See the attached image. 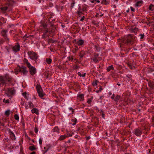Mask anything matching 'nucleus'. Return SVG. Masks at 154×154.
Masks as SVG:
<instances>
[{"label": "nucleus", "mask_w": 154, "mask_h": 154, "mask_svg": "<svg viewBox=\"0 0 154 154\" xmlns=\"http://www.w3.org/2000/svg\"><path fill=\"white\" fill-rule=\"evenodd\" d=\"M136 40V38L134 36H132L131 34H129L124 37L119 39L118 42L119 44L122 45H127L128 44L132 45L134 42Z\"/></svg>", "instance_id": "1"}, {"label": "nucleus", "mask_w": 154, "mask_h": 154, "mask_svg": "<svg viewBox=\"0 0 154 154\" xmlns=\"http://www.w3.org/2000/svg\"><path fill=\"white\" fill-rule=\"evenodd\" d=\"M15 93V90L14 88H7L5 91V94L7 96L10 97V99L11 96L14 95Z\"/></svg>", "instance_id": "2"}, {"label": "nucleus", "mask_w": 154, "mask_h": 154, "mask_svg": "<svg viewBox=\"0 0 154 154\" xmlns=\"http://www.w3.org/2000/svg\"><path fill=\"white\" fill-rule=\"evenodd\" d=\"M27 54L30 59L34 60L35 62L37 63L36 60L38 58V56L36 53L33 51H29Z\"/></svg>", "instance_id": "3"}, {"label": "nucleus", "mask_w": 154, "mask_h": 154, "mask_svg": "<svg viewBox=\"0 0 154 154\" xmlns=\"http://www.w3.org/2000/svg\"><path fill=\"white\" fill-rule=\"evenodd\" d=\"M29 69V71L30 74L33 75L36 73V69L34 67L30 66L28 67Z\"/></svg>", "instance_id": "4"}, {"label": "nucleus", "mask_w": 154, "mask_h": 154, "mask_svg": "<svg viewBox=\"0 0 154 154\" xmlns=\"http://www.w3.org/2000/svg\"><path fill=\"white\" fill-rule=\"evenodd\" d=\"M6 76H0V85L2 86L6 84Z\"/></svg>", "instance_id": "5"}, {"label": "nucleus", "mask_w": 154, "mask_h": 154, "mask_svg": "<svg viewBox=\"0 0 154 154\" xmlns=\"http://www.w3.org/2000/svg\"><path fill=\"white\" fill-rule=\"evenodd\" d=\"M8 31L7 30H3L1 32L2 35L4 37L5 41H9V39L7 37V35L6 34Z\"/></svg>", "instance_id": "6"}, {"label": "nucleus", "mask_w": 154, "mask_h": 154, "mask_svg": "<svg viewBox=\"0 0 154 154\" xmlns=\"http://www.w3.org/2000/svg\"><path fill=\"white\" fill-rule=\"evenodd\" d=\"M134 134L137 136H139L142 134V131L140 128H136L134 129Z\"/></svg>", "instance_id": "7"}, {"label": "nucleus", "mask_w": 154, "mask_h": 154, "mask_svg": "<svg viewBox=\"0 0 154 154\" xmlns=\"http://www.w3.org/2000/svg\"><path fill=\"white\" fill-rule=\"evenodd\" d=\"M100 60V59L99 57H98V54H95L92 58V60L95 63H97Z\"/></svg>", "instance_id": "8"}, {"label": "nucleus", "mask_w": 154, "mask_h": 154, "mask_svg": "<svg viewBox=\"0 0 154 154\" xmlns=\"http://www.w3.org/2000/svg\"><path fill=\"white\" fill-rule=\"evenodd\" d=\"M20 46L19 44H17L13 46L12 48L13 51L16 52L20 51Z\"/></svg>", "instance_id": "9"}, {"label": "nucleus", "mask_w": 154, "mask_h": 154, "mask_svg": "<svg viewBox=\"0 0 154 154\" xmlns=\"http://www.w3.org/2000/svg\"><path fill=\"white\" fill-rule=\"evenodd\" d=\"M20 71L24 75H26L28 72L26 69V67L25 66L22 67L20 69Z\"/></svg>", "instance_id": "10"}, {"label": "nucleus", "mask_w": 154, "mask_h": 154, "mask_svg": "<svg viewBox=\"0 0 154 154\" xmlns=\"http://www.w3.org/2000/svg\"><path fill=\"white\" fill-rule=\"evenodd\" d=\"M9 135H10V137H11V138L12 140H15V136L14 133L12 131H11L10 130L9 131Z\"/></svg>", "instance_id": "11"}, {"label": "nucleus", "mask_w": 154, "mask_h": 154, "mask_svg": "<svg viewBox=\"0 0 154 154\" xmlns=\"http://www.w3.org/2000/svg\"><path fill=\"white\" fill-rule=\"evenodd\" d=\"M6 80H7L8 82H9L10 83L15 82L14 79L12 77L9 76H6Z\"/></svg>", "instance_id": "12"}, {"label": "nucleus", "mask_w": 154, "mask_h": 154, "mask_svg": "<svg viewBox=\"0 0 154 154\" xmlns=\"http://www.w3.org/2000/svg\"><path fill=\"white\" fill-rule=\"evenodd\" d=\"M31 112L32 113H35L36 115H38L39 114L38 110L37 109L34 108L31 110Z\"/></svg>", "instance_id": "13"}, {"label": "nucleus", "mask_w": 154, "mask_h": 154, "mask_svg": "<svg viewBox=\"0 0 154 154\" xmlns=\"http://www.w3.org/2000/svg\"><path fill=\"white\" fill-rule=\"evenodd\" d=\"M59 131L60 129L57 126L55 127L52 130V132L53 133L56 132L59 133Z\"/></svg>", "instance_id": "14"}, {"label": "nucleus", "mask_w": 154, "mask_h": 154, "mask_svg": "<svg viewBox=\"0 0 154 154\" xmlns=\"http://www.w3.org/2000/svg\"><path fill=\"white\" fill-rule=\"evenodd\" d=\"M84 41L83 40H79L77 41L76 44L79 46L82 45L83 44Z\"/></svg>", "instance_id": "15"}, {"label": "nucleus", "mask_w": 154, "mask_h": 154, "mask_svg": "<svg viewBox=\"0 0 154 154\" xmlns=\"http://www.w3.org/2000/svg\"><path fill=\"white\" fill-rule=\"evenodd\" d=\"M143 3V1H140L137 2L135 4V7H137L140 6Z\"/></svg>", "instance_id": "16"}, {"label": "nucleus", "mask_w": 154, "mask_h": 154, "mask_svg": "<svg viewBox=\"0 0 154 154\" xmlns=\"http://www.w3.org/2000/svg\"><path fill=\"white\" fill-rule=\"evenodd\" d=\"M23 61L24 63H26L27 66L28 67L30 66H31L30 63L29 62L28 60L25 58H24L23 59Z\"/></svg>", "instance_id": "17"}, {"label": "nucleus", "mask_w": 154, "mask_h": 154, "mask_svg": "<svg viewBox=\"0 0 154 154\" xmlns=\"http://www.w3.org/2000/svg\"><path fill=\"white\" fill-rule=\"evenodd\" d=\"M66 137H67V136L66 135H62L60 137L58 140L60 141L62 140L65 139Z\"/></svg>", "instance_id": "18"}, {"label": "nucleus", "mask_w": 154, "mask_h": 154, "mask_svg": "<svg viewBox=\"0 0 154 154\" xmlns=\"http://www.w3.org/2000/svg\"><path fill=\"white\" fill-rule=\"evenodd\" d=\"M110 2L109 0H102L101 3L105 5L109 4Z\"/></svg>", "instance_id": "19"}, {"label": "nucleus", "mask_w": 154, "mask_h": 154, "mask_svg": "<svg viewBox=\"0 0 154 154\" xmlns=\"http://www.w3.org/2000/svg\"><path fill=\"white\" fill-rule=\"evenodd\" d=\"M47 25L46 24H42V26L44 28L45 32V33H47L48 31V29L46 28Z\"/></svg>", "instance_id": "20"}, {"label": "nucleus", "mask_w": 154, "mask_h": 154, "mask_svg": "<svg viewBox=\"0 0 154 154\" xmlns=\"http://www.w3.org/2000/svg\"><path fill=\"white\" fill-rule=\"evenodd\" d=\"M94 49L95 51L97 52H99L100 50V48L99 46L97 45H95Z\"/></svg>", "instance_id": "21"}, {"label": "nucleus", "mask_w": 154, "mask_h": 154, "mask_svg": "<svg viewBox=\"0 0 154 154\" xmlns=\"http://www.w3.org/2000/svg\"><path fill=\"white\" fill-rule=\"evenodd\" d=\"M38 94L39 96L40 97H43L44 95V94L43 93V92L42 90H41L40 91H38Z\"/></svg>", "instance_id": "22"}, {"label": "nucleus", "mask_w": 154, "mask_h": 154, "mask_svg": "<svg viewBox=\"0 0 154 154\" xmlns=\"http://www.w3.org/2000/svg\"><path fill=\"white\" fill-rule=\"evenodd\" d=\"M131 31L132 32H135L137 31V28L135 27H133L131 28Z\"/></svg>", "instance_id": "23"}, {"label": "nucleus", "mask_w": 154, "mask_h": 154, "mask_svg": "<svg viewBox=\"0 0 154 154\" xmlns=\"http://www.w3.org/2000/svg\"><path fill=\"white\" fill-rule=\"evenodd\" d=\"M78 97L82 100H84V95L83 94H80L78 95Z\"/></svg>", "instance_id": "24"}, {"label": "nucleus", "mask_w": 154, "mask_h": 154, "mask_svg": "<svg viewBox=\"0 0 154 154\" xmlns=\"http://www.w3.org/2000/svg\"><path fill=\"white\" fill-rule=\"evenodd\" d=\"M36 88L37 92H38V91H40L42 90L41 86L40 85H38L36 86Z\"/></svg>", "instance_id": "25"}, {"label": "nucleus", "mask_w": 154, "mask_h": 154, "mask_svg": "<svg viewBox=\"0 0 154 154\" xmlns=\"http://www.w3.org/2000/svg\"><path fill=\"white\" fill-rule=\"evenodd\" d=\"M113 69V67L112 65H111L109 66L107 69V70L108 72L111 69Z\"/></svg>", "instance_id": "26"}, {"label": "nucleus", "mask_w": 154, "mask_h": 154, "mask_svg": "<svg viewBox=\"0 0 154 154\" xmlns=\"http://www.w3.org/2000/svg\"><path fill=\"white\" fill-rule=\"evenodd\" d=\"M85 54L84 52H83V51H81V52H80L79 54V56L81 58H82L85 55Z\"/></svg>", "instance_id": "27"}, {"label": "nucleus", "mask_w": 154, "mask_h": 154, "mask_svg": "<svg viewBox=\"0 0 154 154\" xmlns=\"http://www.w3.org/2000/svg\"><path fill=\"white\" fill-rule=\"evenodd\" d=\"M77 13L78 14L79 17L82 16V15L83 14V13L81 11H77Z\"/></svg>", "instance_id": "28"}, {"label": "nucleus", "mask_w": 154, "mask_h": 154, "mask_svg": "<svg viewBox=\"0 0 154 154\" xmlns=\"http://www.w3.org/2000/svg\"><path fill=\"white\" fill-rule=\"evenodd\" d=\"M52 60L50 58H47L46 61L48 64H50L51 63Z\"/></svg>", "instance_id": "29"}, {"label": "nucleus", "mask_w": 154, "mask_h": 154, "mask_svg": "<svg viewBox=\"0 0 154 154\" xmlns=\"http://www.w3.org/2000/svg\"><path fill=\"white\" fill-rule=\"evenodd\" d=\"M52 16H50L49 17V18L48 19V21L50 23H52V22L53 21V19L52 18Z\"/></svg>", "instance_id": "30"}, {"label": "nucleus", "mask_w": 154, "mask_h": 154, "mask_svg": "<svg viewBox=\"0 0 154 154\" xmlns=\"http://www.w3.org/2000/svg\"><path fill=\"white\" fill-rule=\"evenodd\" d=\"M149 10H151L152 9L153 10L154 9V5L151 4L150 5L149 7Z\"/></svg>", "instance_id": "31"}, {"label": "nucleus", "mask_w": 154, "mask_h": 154, "mask_svg": "<svg viewBox=\"0 0 154 154\" xmlns=\"http://www.w3.org/2000/svg\"><path fill=\"white\" fill-rule=\"evenodd\" d=\"M3 102L5 103H9V100L4 99L3 100Z\"/></svg>", "instance_id": "32"}, {"label": "nucleus", "mask_w": 154, "mask_h": 154, "mask_svg": "<svg viewBox=\"0 0 154 154\" xmlns=\"http://www.w3.org/2000/svg\"><path fill=\"white\" fill-rule=\"evenodd\" d=\"M10 110H6L5 112V114L6 116H9L10 115Z\"/></svg>", "instance_id": "33"}, {"label": "nucleus", "mask_w": 154, "mask_h": 154, "mask_svg": "<svg viewBox=\"0 0 154 154\" xmlns=\"http://www.w3.org/2000/svg\"><path fill=\"white\" fill-rule=\"evenodd\" d=\"M148 85L150 87L152 88H153L154 85L153 83L151 82H149L148 83Z\"/></svg>", "instance_id": "34"}, {"label": "nucleus", "mask_w": 154, "mask_h": 154, "mask_svg": "<svg viewBox=\"0 0 154 154\" xmlns=\"http://www.w3.org/2000/svg\"><path fill=\"white\" fill-rule=\"evenodd\" d=\"M120 97L119 96L117 95L116 96L115 98V100L116 101H117L118 100L120 99Z\"/></svg>", "instance_id": "35"}, {"label": "nucleus", "mask_w": 154, "mask_h": 154, "mask_svg": "<svg viewBox=\"0 0 154 154\" xmlns=\"http://www.w3.org/2000/svg\"><path fill=\"white\" fill-rule=\"evenodd\" d=\"M29 149L30 150L33 151L35 149V148L33 146H30L29 147Z\"/></svg>", "instance_id": "36"}, {"label": "nucleus", "mask_w": 154, "mask_h": 154, "mask_svg": "<svg viewBox=\"0 0 154 154\" xmlns=\"http://www.w3.org/2000/svg\"><path fill=\"white\" fill-rule=\"evenodd\" d=\"M14 117L15 119L16 120H18L19 119V117L18 115H15L14 116Z\"/></svg>", "instance_id": "37"}, {"label": "nucleus", "mask_w": 154, "mask_h": 154, "mask_svg": "<svg viewBox=\"0 0 154 154\" xmlns=\"http://www.w3.org/2000/svg\"><path fill=\"white\" fill-rule=\"evenodd\" d=\"M96 2L97 3H99L100 1L99 0H93L91 1V2L92 3H96Z\"/></svg>", "instance_id": "38"}, {"label": "nucleus", "mask_w": 154, "mask_h": 154, "mask_svg": "<svg viewBox=\"0 0 154 154\" xmlns=\"http://www.w3.org/2000/svg\"><path fill=\"white\" fill-rule=\"evenodd\" d=\"M73 134V133H70L66 135V136H67V137H71L72 136Z\"/></svg>", "instance_id": "39"}, {"label": "nucleus", "mask_w": 154, "mask_h": 154, "mask_svg": "<svg viewBox=\"0 0 154 154\" xmlns=\"http://www.w3.org/2000/svg\"><path fill=\"white\" fill-rule=\"evenodd\" d=\"M79 75L81 76L82 77H84L85 76V73H84L83 74H81L79 72Z\"/></svg>", "instance_id": "40"}, {"label": "nucleus", "mask_w": 154, "mask_h": 154, "mask_svg": "<svg viewBox=\"0 0 154 154\" xmlns=\"http://www.w3.org/2000/svg\"><path fill=\"white\" fill-rule=\"evenodd\" d=\"M128 66L129 67V68H131V69H134V66H132L131 65H130V64H128Z\"/></svg>", "instance_id": "41"}, {"label": "nucleus", "mask_w": 154, "mask_h": 154, "mask_svg": "<svg viewBox=\"0 0 154 154\" xmlns=\"http://www.w3.org/2000/svg\"><path fill=\"white\" fill-rule=\"evenodd\" d=\"M92 99H88L87 100V103L89 104L91 103V102L92 101Z\"/></svg>", "instance_id": "42"}, {"label": "nucleus", "mask_w": 154, "mask_h": 154, "mask_svg": "<svg viewBox=\"0 0 154 154\" xmlns=\"http://www.w3.org/2000/svg\"><path fill=\"white\" fill-rule=\"evenodd\" d=\"M92 85L94 86H95L97 85V81L93 82L92 83Z\"/></svg>", "instance_id": "43"}, {"label": "nucleus", "mask_w": 154, "mask_h": 154, "mask_svg": "<svg viewBox=\"0 0 154 154\" xmlns=\"http://www.w3.org/2000/svg\"><path fill=\"white\" fill-rule=\"evenodd\" d=\"M38 128L36 127H35V132L36 133H37L38 132Z\"/></svg>", "instance_id": "44"}, {"label": "nucleus", "mask_w": 154, "mask_h": 154, "mask_svg": "<svg viewBox=\"0 0 154 154\" xmlns=\"http://www.w3.org/2000/svg\"><path fill=\"white\" fill-rule=\"evenodd\" d=\"M39 143L40 145L42 144V140L41 138H40L39 140Z\"/></svg>", "instance_id": "45"}, {"label": "nucleus", "mask_w": 154, "mask_h": 154, "mask_svg": "<svg viewBox=\"0 0 154 154\" xmlns=\"http://www.w3.org/2000/svg\"><path fill=\"white\" fill-rule=\"evenodd\" d=\"M140 38L141 39H143V37H144V34H140Z\"/></svg>", "instance_id": "46"}, {"label": "nucleus", "mask_w": 154, "mask_h": 154, "mask_svg": "<svg viewBox=\"0 0 154 154\" xmlns=\"http://www.w3.org/2000/svg\"><path fill=\"white\" fill-rule=\"evenodd\" d=\"M85 17L84 16H83L81 19L80 20L81 21H83L85 19Z\"/></svg>", "instance_id": "47"}, {"label": "nucleus", "mask_w": 154, "mask_h": 154, "mask_svg": "<svg viewBox=\"0 0 154 154\" xmlns=\"http://www.w3.org/2000/svg\"><path fill=\"white\" fill-rule=\"evenodd\" d=\"M4 41L2 39H0V45L3 43Z\"/></svg>", "instance_id": "48"}, {"label": "nucleus", "mask_w": 154, "mask_h": 154, "mask_svg": "<svg viewBox=\"0 0 154 154\" xmlns=\"http://www.w3.org/2000/svg\"><path fill=\"white\" fill-rule=\"evenodd\" d=\"M74 4H75L74 2V1H73L72 2L71 4V7H73L74 6Z\"/></svg>", "instance_id": "49"}, {"label": "nucleus", "mask_w": 154, "mask_h": 154, "mask_svg": "<svg viewBox=\"0 0 154 154\" xmlns=\"http://www.w3.org/2000/svg\"><path fill=\"white\" fill-rule=\"evenodd\" d=\"M23 96L25 97L26 98V93L25 92L23 94Z\"/></svg>", "instance_id": "50"}, {"label": "nucleus", "mask_w": 154, "mask_h": 154, "mask_svg": "<svg viewBox=\"0 0 154 154\" xmlns=\"http://www.w3.org/2000/svg\"><path fill=\"white\" fill-rule=\"evenodd\" d=\"M4 8H1V9L2 10H7L8 9V8L7 7H4Z\"/></svg>", "instance_id": "51"}, {"label": "nucleus", "mask_w": 154, "mask_h": 154, "mask_svg": "<svg viewBox=\"0 0 154 154\" xmlns=\"http://www.w3.org/2000/svg\"><path fill=\"white\" fill-rule=\"evenodd\" d=\"M103 90V88L101 87H100V88L99 89V91H101V90Z\"/></svg>", "instance_id": "52"}, {"label": "nucleus", "mask_w": 154, "mask_h": 154, "mask_svg": "<svg viewBox=\"0 0 154 154\" xmlns=\"http://www.w3.org/2000/svg\"><path fill=\"white\" fill-rule=\"evenodd\" d=\"M69 109L70 110H72V112H74V110L72 109V108L71 107L70 108H69Z\"/></svg>", "instance_id": "53"}, {"label": "nucleus", "mask_w": 154, "mask_h": 154, "mask_svg": "<svg viewBox=\"0 0 154 154\" xmlns=\"http://www.w3.org/2000/svg\"><path fill=\"white\" fill-rule=\"evenodd\" d=\"M20 154H24L22 150H20Z\"/></svg>", "instance_id": "54"}, {"label": "nucleus", "mask_w": 154, "mask_h": 154, "mask_svg": "<svg viewBox=\"0 0 154 154\" xmlns=\"http://www.w3.org/2000/svg\"><path fill=\"white\" fill-rule=\"evenodd\" d=\"M88 6H86L85 8H83V10H85V9H87L88 8Z\"/></svg>", "instance_id": "55"}, {"label": "nucleus", "mask_w": 154, "mask_h": 154, "mask_svg": "<svg viewBox=\"0 0 154 154\" xmlns=\"http://www.w3.org/2000/svg\"><path fill=\"white\" fill-rule=\"evenodd\" d=\"M31 154H35V152H33Z\"/></svg>", "instance_id": "56"}, {"label": "nucleus", "mask_w": 154, "mask_h": 154, "mask_svg": "<svg viewBox=\"0 0 154 154\" xmlns=\"http://www.w3.org/2000/svg\"><path fill=\"white\" fill-rule=\"evenodd\" d=\"M113 7L114 8H116V5H113Z\"/></svg>", "instance_id": "57"}, {"label": "nucleus", "mask_w": 154, "mask_h": 154, "mask_svg": "<svg viewBox=\"0 0 154 154\" xmlns=\"http://www.w3.org/2000/svg\"><path fill=\"white\" fill-rule=\"evenodd\" d=\"M89 138H90V137H88L87 138V140H89Z\"/></svg>", "instance_id": "58"}, {"label": "nucleus", "mask_w": 154, "mask_h": 154, "mask_svg": "<svg viewBox=\"0 0 154 154\" xmlns=\"http://www.w3.org/2000/svg\"><path fill=\"white\" fill-rule=\"evenodd\" d=\"M48 73H47V75L46 76H45V77L46 78H48Z\"/></svg>", "instance_id": "59"}, {"label": "nucleus", "mask_w": 154, "mask_h": 154, "mask_svg": "<svg viewBox=\"0 0 154 154\" xmlns=\"http://www.w3.org/2000/svg\"><path fill=\"white\" fill-rule=\"evenodd\" d=\"M62 27L64 28L65 27V26L64 25H62Z\"/></svg>", "instance_id": "60"}, {"label": "nucleus", "mask_w": 154, "mask_h": 154, "mask_svg": "<svg viewBox=\"0 0 154 154\" xmlns=\"http://www.w3.org/2000/svg\"><path fill=\"white\" fill-rule=\"evenodd\" d=\"M82 0V1L83 2H85L86 1V0Z\"/></svg>", "instance_id": "61"}, {"label": "nucleus", "mask_w": 154, "mask_h": 154, "mask_svg": "<svg viewBox=\"0 0 154 154\" xmlns=\"http://www.w3.org/2000/svg\"><path fill=\"white\" fill-rule=\"evenodd\" d=\"M100 16H103V14H100Z\"/></svg>", "instance_id": "62"}, {"label": "nucleus", "mask_w": 154, "mask_h": 154, "mask_svg": "<svg viewBox=\"0 0 154 154\" xmlns=\"http://www.w3.org/2000/svg\"><path fill=\"white\" fill-rule=\"evenodd\" d=\"M99 15V14L98 13H97V14H96V16H97V15Z\"/></svg>", "instance_id": "63"}, {"label": "nucleus", "mask_w": 154, "mask_h": 154, "mask_svg": "<svg viewBox=\"0 0 154 154\" xmlns=\"http://www.w3.org/2000/svg\"><path fill=\"white\" fill-rule=\"evenodd\" d=\"M117 85H118L119 86H120V84L117 83Z\"/></svg>", "instance_id": "64"}]
</instances>
